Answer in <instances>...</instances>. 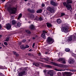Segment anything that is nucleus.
I'll return each mask as SVG.
<instances>
[{"instance_id":"18","label":"nucleus","mask_w":76,"mask_h":76,"mask_svg":"<svg viewBox=\"0 0 76 76\" xmlns=\"http://www.w3.org/2000/svg\"><path fill=\"white\" fill-rule=\"evenodd\" d=\"M33 64L34 65V66H36L37 67H39V64L38 63H34Z\"/></svg>"},{"instance_id":"53","label":"nucleus","mask_w":76,"mask_h":76,"mask_svg":"<svg viewBox=\"0 0 76 76\" xmlns=\"http://www.w3.org/2000/svg\"><path fill=\"white\" fill-rule=\"evenodd\" d=\"M32 38H33V39H35V38L34 37H33Z\"/></svg>"},{"instance_id":"29","label":"nucleus","mask_w":76,"mask_h":76,"mask_svg":"<svg viewBox=\"0 0 76 76\" xmlns=\"http://www.w3.org/2000/svg\"><path fill=\"white\" fill-rule=\"evenodd\" d=\"M26 32L28 34H30L31 33V31L28 30H26Z\"/></svg>"},{"instance_id":"51","label":"nucleus","mask_w":76,"mask_h":76,"mask_svg":"<svg viewBox=\"0 0 76 76\" xmlns=\"http://www.w3.org/2000/svg\"><path fill=\"white\" fill-rule=\"evenodd\" d=\"M3 68V66H0V69H2Z\"/></svg>"},{"instance_id":"3","label":"nucleus","mask_w":76,"mask_h":76,"mask_svg":"<svg viewBox=\"0 0 76 76\" xmlns=\"http://www.w3.org/2000/svg\"><path fill=\"white\" fill-rule=\"evenodd\" d=\"M8 10L10 12V13H16V8H15L14 7H9L7 8Z\"/></svg>"},{"instance_id":"11","label":"nucleus","mask_w":76,"mask_h":76,"mask_svg":"<svg viewBox=\"0 0 76 76\" xmlns=\"http://www.w3.org/2000/svg\"><path fill=\"white\" fill-rule=\"evenodd\" d=\"M68 62L69 64H73L75 63V60L73 59H71L69 60Z\"/></svg>"},{"instance_id":"62","label":"nucleus","mask_w":76,"mask_h":76,"mask_svg":"<svg viewBox=\"0 0 76 76\" xmlns=\"http://www.w3.org/2000/svg\"><path fill=\"white\" fill-rule=\"evenodd\" d=\"M26 55H27V54H26Z\"/></svg>"},{"instance_id":"25","label":"nucleus","mask_w":76,"mask_h":76,"mask_svg":"<svg viewBox=\"0 0 76 76\" xmlns=\"http://www.w3.org/2000/svg\"><path fill=\"white\" fill-rule=\"evenodd\" d=\"M13 53L17 57H18V56H19V55L17 53H16L15 52H13Z\"/></svg>"},{"instance_id":"17","label":"nucleus","mask_w":76,"mask_h":76,"mask_svg":"<svg viewBox=\"0 0 76 76\" xmlns=\"http://www.w3.org/2000/svg\"><path fill=\"white\" fill-rule=\"evenodd\" d=\"M19 22L17 24V26L18 27H20V26H21V24H20V20H18Z\"/></svg>"},{"instance_id":"12","label":"nucleus","mask_w":76,"mask_h":76,"mask_svg":"<svg viewBox=\"0 0 76 76\" xmlns=\"http://www.w3.org/2000/svg\"><path fill=\"white\" fill-rule=\"evenodd\" d=\"M26 71H24L20 73L19 76H22V75H26Z\"/></svg>"},{"instance_id":"22","label":"nucleus","mask_w":76,"mask_h":76,"mask_svg":"<svg viewBox=\"0 0 76 76\" xmlns=\"http://www.w3.org/2000/svg\"><path fill=\"white\" fill-rule=\"evenodd\" d=\"M12 25H14V24H16L17 23V22L14 20H12Z\"/></svg>"},{"instance_id":"57","label":"nucleus","mask_w":76,"mask_h":76,"mask_svg":"<svg viewBox=\"0 0 76 76\" xmlns=\"http://www.w3.org/2000/svg\"><path fill=\"white\" fill-rule=\"evenodd\" d=\"M47 54V52H45V54Z\"/></svg>"},{"instance_id":"30","label":"nucleus","mask_w":76,"mask_h":76,"mask_svg":"<svg viewBox=\"0 0 76 76\" xmlns=\"http://www.w3.org/2000/svg\"><path fill=\"white\" fill-rule=\"evenodd\" d=\"M24 46L23 45H21L20 46V48L22 49V50H23Z\"/></svg>"},{"instance_id":"60","label":"nucleus","mask_w":76,"mask_h":76,"mask_svg":"<svg viewBox=\"0 0 76 76\" xmlns=\"http://www.w3.org/2000/svg\"><path fill=\"white\" fill-rule=\"evenodd\" d=\"M0 37H1V35H0Z\"/></svg>"},{"instance_id":"56","label":"nucleus","mask_w":76,"mask_h":76,"mask_svg":"<svg viewBox=\"0 0 76 76\" xmlns=\"http://www.w3.org/2000/svg\"><path fill=\"white\" fill-rule=\"evenodd\" d=\"M5 0H2V1L3 2L4 1H5Z\"/></svg>"},{"instance_id":"50","label":"nucleus","mask_w":76,"mask_h":76,"mask_svg":"<svg viewBox=\"0 0 76 76\" xmlns=\"http://www.w3.org/2000/svg\"><path fill=\"white\" fill-rule=\"evenodd\" d=\"M25 48H26V46L24 47V48H23V50H24V49H25Z\"/></svg>"},{"instance_id":"39","label":"nucleus","mask_w":76,"mask_h":76,"mask_svg":"<svg viewBox=\"0 0 76 76\" xmlns=\"http://www.w3.org/2000/svg\"><path fill=\"white\" fill-rule=\"evenodd\" d=\"M65 14L63 13H61V17L63 16H64Z\"/></svg>"},{"instance_id":"46","label":"nucleus","mask_w":76,"mask_h":76,"mask_svg":"<svg viewBox=\"0 0 76 76\" xmlns=\"http://www.w3.org/2000/svg\"><path fill=\"white\" fill-rule=\"evenodd\" d=\"M42 7H44V6H45V5L44 4H42Z\"/></svg>"},{"instance_id":"49","label":"nucleus","mask_w":76,"mask_h":76,"mask_svg":"<svg viewBox=\"0 0 76 76\" xmlns=\"http://www.w3.org/2000/svg\"><path fill=\"white\" fill-rule=\"evenodd\" d=\"M32 49H30L29 50H28V51H32Z\"/></svg>"},{"instance_id":"8","label":"nucleus","mask_w":76,"mask_h":76,"mask_svg":"<svg viewBox=\"0 0 76 76\" xmlns=\"http://www.w3.org/2000/svg\"><path fill=\"white\" fill-rule=\"evenodd\" d=\"M35 16H36L35 15L33 14H31L30 15H29V18H30V19H31V20H34V19H35Z\"/></svg>"},{"instance_id":"19","label":"nucleus","mask_w":76,"mask_h":76,"mask_svg":"<svg viewBox=\"0 0 76 76\" xmlns=\"http://www.w3.org/2000/svg\"><path fill=\"white\" fill-rule=\"evenodd\" d=\"M46 25L48 28H50V27H51L52 26L51 24L48 23H46Z\"/></svg>"},{"instance_id":"9","label":"nucleus","mask_w":76,"mask_h":76,"mask_svg":"<svg viewBox=\"0 0 76 76\" xmlns=\"http://www.w3.org/2000/svg\"><path fill=\"white\" fill-rule=\"evenodd\" d=\"M51 63L53 65H54V66H58V67H62V64H57L56 63L52 62Z\"/></svg>"},{"instance_id":"15","label":"nucleus","mask_w":76,"mask_h":76,"mask_svg":"<svg viewBox=\"0 0 76 76\" xmlns=\"http://www.w3.org/2000/svg\"><path fill=\"white\" fill-rule=\"evenodd\" d=\"M6 28L8 30L10 29V28H11V26L10 25V24H7Z\"/></svg>"},{"instance_id":"38","label":"nucleus","mask_w":76,"mask_h":76,"mask_svg":"<svg viewBox=\"0 0 76 76\" xmlns=\"http://www.w3.org/2000/svg\"><path fill=\"white\" fill-rule=\"evenodd\" d=\"M43 33L44 34H47V32L46 31H43Z\"/></svg>"},{"instance_id":"23","label":"nucleus","mask_w":76,"mask_h":76,"mask_svg":"<svg viewBox=\"0 0 76 76\" xmlns=\"http://www.w3.org/2000/svg\"><path fill=\"white\" fill-rule=\"evenodd\" d=\"M34 26L33 25H31L30 26V28L31 29H34Z\"/></svg>"},{"instance_id":"36","label":"nucleus","mask_w":76,"mask_h":76,"mask_svg":"<svg viewBox=\"0 0 76 76\" xmlns=\"http://www.w3.org/2000/svg\"><path fill=\"white\" fill-rule=\"evenodd\" d=\"M4 45H8V44H7V42H4Z\"/></svg>"},{"instance_id":"16","label":"nucleus","mask_w":76,"mask_h":76,"mask_svg":"<svg viewBox=\"0 0 76 76\" xmlns=\"http://www.w3.org/2000/svg\"><path fill=\"white\" fill-rule=\"evenodd\" d=\"M64 60H65V58H59L57 60V61L60 62L62 61H64Z\"/></svg>"},{"instance_id":"28","label":"nucleus","mask_w":76,"mask_h":76,"mask_svg":"<svg viewBox=\"0 0 76 76\" xmlns=\"http://www.w3.org/2000/svg\"><path fill=\"white\" fill-rule=\"evenodd\" d=\"M22 15L21 14H20V15H19L18 18V19H20V18L22 17Z\"/></svg>"},{"instance_id":"20","label":"nucleus","mask_w":76,"mask_h":76,"mask_svg":"<svg viewBox=\"0 0 76 76\" xmlns=\"http://www.w3.org/2000/svg\"><path fill=\"white\" fill-rule=\"evenodd\" d=\"M42 37L44 39H46V36H45V34H42Z\"/></svg>"},{"instance_id":"21","label":"nucleus","mask_w":76,"mask_h":76,"mask_svg":"<svg viewBox=\"0 0 76 76\" xmlns=\"http://www.w3.org/2000/svg\"><path fill=\"white\" fill-rule=\"evenodd\" d=\"M42 10L41 9L38 10H37V13H41L42 12Z\"/></svg>"},{"instance_id":"55","label":"nucleus","mask_w":76,"mask_h":76,"mask_svg":"<svg viewBox=\"0 0 76 76\" xmlns=\"http://www.w3.org/2000/svg\"><path fill=\"white\" fill-rule=\"evenodd\" d=\"M1 26L0 25V29H1Z\"/></svg>"},{"instance_id":"40","label":"nucleus","mask_w":76,"mask_h":76,"mask_svg":"<svg viewBox=\"0 0 76 76\" xmlns=\"http://www.w3.org/2000/svg\"><path fill=\"white\" fill-rule=\"evenodd\" d=\"M63 61L62 62V63H63V64H66V61H65V60L64 61Z\"/></svg>"},{"instance_id":"48","label":"nucleus","mask_w":76,"mask_h":76,"mask_svg":"<svg viewBox=\"0 0 76 76\" xmlns=\"http://www.w3.org/2000/svg\"><path fill=\"white\" fill-rule=\"evenodd\" d=\"M3 76V74L2 73H0V76Z\"/></svg>"},{"instance_id":"27","label":"nucleus","mask_w":76,"mask_h":76,"mask_svg":"<svg viewBox=\"0 0 76 76\" xmlns=\"http://www.w3.org/2000/svg\"><path fill=\"white\" fill-rule=\"evenodd\" d=\"M45 67H48L49 68H51V66L48 65H45Z\"/></svg>"},{"instance_id":"10","label":"nucleus","mask_w":76,"mask_h":76,"mask_svg":"<svg viewBox=\"0 0 76 76\" xmlns=\"http://www.w3.org/2000/svg\"><path fill=\"white\" fill-rule=\"evenodd\" d=\"M72 37H73L74 38H75V36L74 35H73L72 36H70L68 37V39L67 40V41H68V42H69V41H72Z\"/></svg>"},{"instance_id":"41","label":"nucleus","mask_w":76,"mask_h":76,"mask_svg":"<svg viewBox=\"0 0 76 76\" xmlns=\"http://www.w3.org/2000/svg\"><path fill=\"white\" fill-rule=\"evenodd\" d=\"M34 46H35V43H34L32 45V47L33 48H34Z\"/></svg>"},{"instance_id":"4","label":"nucleus","mask_w":76,"mask_h":76,"mask_svg":"<svg viewBox=\"0 0 76 76\" xmlns=\"http://www.w3.org/2000/svg\"><path fill=\"white\" fill-rule=\"evenodd\" d=\"M54 42V39H53V38L50 37H48L46 40V42L48 44H53V43Z\"/></svg>"},{"instance_id":"58","label":"nucleus","mask_w":76,"mask_h":76,"mask_svg":"<svg viewBox=\"0 0 76 76\" xmlns=\"http://www.w3.org/2000/svg\"><path fill=\"white\" fill-rule=\"evenodd\" d=\"M2 48L1 47H0V49H1Z\"/></svg>"},{"instance_id":"13","label":"nucleus","mask_w":76,"mask_h":76,"mask_svg":"<svg viewBox=\"0 0 76 76\" xmlns=\"http://www.w3.org/2000/svg\"><path fill=\"white\" fill-rule=\"evenodd\" d=\"M50 3L51 4H52V5H53V6H58V4H57V3H55L54 1H52L50 2Z\"/></svg>"},{"instance_id":"44","label":"nucleus","mask_w":76,"mask_h":76,"mask_svg":"<svg viewBox=\"0 0 76 76\" xmlns=\"http://www.w3.org/2000/svg\"><path fill=\"white\" fill-rule=\"evenodd\" d=\"M11 19H14V17L13 16H12L11 17Z\"/></svg>"},{"instance_id":"31","label":"nucleus","mask_w":76,"mask_h":76,"mask_svg":"<svg viewBox=\"0 0 76 76\" xmlns=\"http://www.w3.org/2000/svg\"><path fill=\"white\" fill-rule=\"evenodd\" d=\"M55 70H56V71H63V70H59L57 69H55Z\"/></svg>"},{"instance_id":"54","label":"nucleus","mask_w":76,"mask_h":76,"mask_svg":"<svg viewBox=\"0 0 76 76\" xmlns=\"http://www.w3.org/2000/svg\"><path fill=\"white\" fill-rule=\"evenodd\" d=\"M2 46H3V47H5V46H4L3 44H2Z\"/></svg>"},{"instance_id":"32","label":"nucleus","mask_w":76,"mask_h":76,"mask_svg":"<svg viewBox=\"0 0 76 76\" xmlns=\"http://www.w3.org/2000/svg\"><path fill=\"white\" fill-rule=\"evenodd\" d=\"M28 56H30L34 57V55L32 54H31V53H28Z\"/></svg>"},{"instance_id":"24","label":"nucleus","mask_w":76,"mask_h":76,"mask_svg":"<svg viewBox=\"0 0 76 76\" xmlns=\"http://www.w3.org/2000/svg\"><path fill=\"white\" fill-rule=\"evenodd\" d=\"M34 20H39V18L38 16L35 15V17L34 19Z\"/></svg>"},{"instance_id":"37","label":"nucleus","mask_w":76,"mask_h":76,"mask_svg":"<svg viewBox=\"0 0 76 76\" xmlns=\"http://www.w3.org/2000/svg\"><path fill=\"white\" fill-rule=\"evenodd\" d=\"M39 20H40V21H41V20H42V18L41 17L39 18Z\"/></svg>"},{"instance_id":"7","label":"nucleus","mask_w":76,"mask_h":76,"mask_svg":"<svg viewBox=\"0 0 76 76\" xmlns=\"http://www.w3.org/2000/svg\"><path fill=\"white\" fill-rule=\"evenodd\" d=\"M47 10H48L49 12H50V13H54V8L50 7H48L47 9Z\"/></svg>"},{"instance_id":"59","label":"nucleus","mask_w":76,"mask_h":76,"mask_svg":"<svg viewBox=\"0 0 76 76\" xmlns=\"http://www.w3.org/2000/svg\"><path fill=\"white\" fill-rule=\"evenodd\" d=\"M25 0V1H27V0Z\"/></svg>"},{"instance_id":"47","label":"nucleus","mask_w":76,"mask_h":76,"mask_svg":"<svg viewBox=\"0 0 76 76\" xmlns=\"http://www.w3.org/2000/svg\"><path fill=\"white\" fill-rule=\"evenodd\" d=\"M26 48H29V46L28 45H26Z\"/></svg>"},{"instance_id":"14","label":"nucleus","mask_w":76,"mask_h":76,"mask_svg":"<svg viewBox=\"0 0 76 76\" xmlns=\"http://www.w3.org/2000/svg\"><path fill=\"white\" fill-rule=\"evenodd\" d=\"M57 22L58 24H60L62 22V21L60 19H58L57 20Z\"/></svg>"},{"instance_id":"26","label":"nucleus","mask_w":76,"mask_h":76,"mask_svg":"<svg viewBox=\"0 0 76 76\" xmlns=\"http://www.w3.org/2000/svg\"><path fill=\"white\" fill-rule=\"evenodd\" d=\"M65 51L66 52H69L70 51V49L69 48H66L65 49Z\"/></svg>"},{"instance_id":"5","label":"nucleus","mask_w":76,"mask_h":76,"mask_svg":"<svg viewBox=\"0 0 76 76\" xmlns=\"http://www.w3.org/2000/svg\"><path fill=\"white\" fill-rule=\"evenodd\" d=\"M69 27L67 26H64L62 27L61 28V31L62 32H64L65 33L68 32Z\"/></svg>"},{"instance_id":"45","label":"nucleus","mask_w":76,"mask_h":76,"mask_svg":"<svg viewBox=\"0 0 76 76\" xmlns=\"http://www.w3.org/2000/svg\"><path fill=\"white\" fill-rule=\"evenodd\" d=\"M31 4L30 3H28V4H27V5L28 6H29V5H30Z\"/></svg>"},{"instance_id":"35","label":"nucleus","mask_w":76,"mask_h":76,"mask_svg":"<svg viewBox=\"0 0 76 76\" xmlns=\"http://www.w3.org/2000/svg\"><path fill=\"white\" fill-rule=\"evenodd\" d=\"M58 75L59 76H61V74L60 72H59L58 73Z\"/></svg>"},{"instance_id":"34","label":"nucleus","mask_w":76,"mask_h":76,"mask_svg":"<svg viewBox=\"0 0 76 76\" xmlns=\"http://www.w3.org/2000/svg\"><path fill=\"white\" fill-rule=\"evenodd\" d=\"M9 37H7L6 39V41L7 42L9 41Z\"/></svg>"},{"instance_id":"6","label":"nucleus","mask_w":76,"mask_h":76,"mask_svg":"<svg viewBox=\"0 0 76 76\" xmlns=\"http://www.w3.org/2000/svg\"><path fill=\"white\" fill-rule=\"evenodd\" d=\"M72 75L71 73L70 72H65L63 74V76H70Z\"/></svg>"},{"instance_id":"42","label":"nucleus","mask_w":76,"mask_h":76,"mask_svg":"<svg viewBox=\"0 0 76 76\" xmlns=\"http://www.w3.org/2000/svg\"><path fill=\"white\" fill-rule=\"evenodd\" d=\"M26 40L25 39H24L23 41H22V42H26Z\"/></svg>"},{"instance_id":"43","label":"nucleus","mask_w":76,"mask_h":76,"mask_svg":"<svg viewBox=\"0 0 76 76\" xmlns=\"http://www.w3.org/2000/svg\"><path fill=\"white\" fill-rule=\"evenodd\" d=\"M28 12H31V9H28Z\"/></svg>"},{"instance_id":"1","label":"nucleus","mask_w":76,"mask_h":76,"mask_svg":"<svg viewBox=\"0 0 76 76\" xmlns=\"http://www.w3.org/2000/svg\"><path fill=\"white\" fill-rule=\"evenodd\" d=\"M72 3V0H67V2H63V4L64 6H66L67 8V10L71 11L72 10V6L69 4Z\"/></svg>"},{"instance_id":"2","label":"nucleus","mask_w":76,"mask_h":76,"mask_svg":"<svg viewBox=\"0 0 76 76\" xmlns=\"http://www.w3.org/2000/svg\"><path fill=\"white\" fill-rule=\"evenodd\" d=\"M43 72L45 74V76H48V75H50V76H53V70H44ZM47 72V74L46 73Z\"/></svg>"},{"instance_id":"52","label":"nucleus","mask_w":76,"mask_h":76,"mask_svg":"<svg viewBox=\"0 0 76 76\" xmlns=\"http://www.w3.org/2000/svg\"><path fill=\"white\" fill-rule=\"evenodd\" d=\"M38 56H41V53H39L38 54Z\"/></svg>"},{"instance_id":"33","label":"nucleus","mask_w":76,"mask_h":76,"mask_svg":"<svg viewBox=\"0 0 76 76\" xmlns=\"http://www.w3.org/2000/svg\"><path fill=\"white\" fill-rule=\"evenodd\" d=\"M30 12L32 13H35V10H31Z\"/></svg>"},{"instance_id":"61","label":"nucleus","mask_w":76,"mask_h":76,"mask_svg":"<svg viewBox=\"0 0 76 76\" xmlns=\"http://www.w3.org/2000/svg\"><path fill=\"white\" fill-rule=\"evenodd\" d=\"M0 44H1V43H0Z\"/></svg>"}]
</instances>
